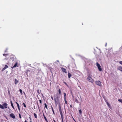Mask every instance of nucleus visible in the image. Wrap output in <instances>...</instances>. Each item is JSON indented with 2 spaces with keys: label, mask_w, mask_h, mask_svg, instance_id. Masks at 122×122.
Returning <instances> with one entry per match:
<instances>
[{
  "label": "nucleus",
  "mask_w": 122,
  "mask_h": 122,
  "mask_svg": "<svg viewBox=\"0 0 122 122\" xmlns=\"http://www.w3.org/2000/svg\"><path fill=\"white\" fill-rule=\"evenodd\" d=\"M31 73V72L29 70H26L25 72V73L27 76H30Z\"/></svg>",
  "instance_id": "f257e3e1"
},
{
  "label": "nucleus",
  "mask_w": 122,
  "mask_h": 122,
  "mask_svg": "<svg viewBox=\"0 0 122 122\" xmlns=\"http://www.w3.org/2000/svg\"><path fill=\"white\" fill-rule=\"evenodd\" d=\"M87 80L92 83H93L94 81L93 80L91 77H88L87 78Z\"/></svg>",
  "instance_id": "f03ea898"
},
{
  "label": "nucleus",
  "mask_w": 122,
  "mask_h": 122,
  "mask_svg": "<svg viewBox=\"0 0 122 122\" xmlns=\"http://www.w3.org/2000/svg\"><path fill=\"white\" fill-rule=\"evenodd\" d=\"M82 75V74L79 71H77L76 73L75 76H81Z\"/></svg>",
  "instance_id": "7ed1b4c3"
},
{
  "label": "nucleus",
  "mask_w": 122,
  "mask_h": 122,
  "mask_svg": "<svg viewBox=\"0 0 122 122\" xmlns=\"http://www.w3.org/2000/svg\"><path fill=\"white\" fill-rule=\"evenodd\" d=\"M96 84L100 86L101 85V82L99 81H96Z\"/></svg>",
  "instance_id": "20e7f679"
},
{
  "label": "nucleus",
  "mask_w": 122,
  "mask_h": 122,
  "mask_svg": "<svg viewBox=\"0 0 122 122\" xmlns=\"http://www.w3.org/2000/svg\"><path fill=\"white\" fill-rule=\"evenodd\" d=\"M61 70L64 73H66L67 72L66 71V70L63 67H62L61 68Z\"/></svg>",
  "instance_id": "39448f33"
},
{
  "label": "nucleus",
  "mask_w": 122,
  "mask_h": 122,
  "mask_svg": "<svg viewBox=\"0 0 122 122\" xmlns=\"http://www.w3.org/2000/svg\"><path fill=\"white\" fill-rule=\"evenodd\" d=\"M117 69L122 72V66H119L117 68Z\"/></svg>",
  "instance_id": "423d86ee"
},
{
  "label": "nucleus",
  "mask_w": 122,
  "mask_h": 122,
  "mask_svg": "<svg viewBox=\"0 0 122 122\" xmlns=\"http://www.w3.org/2000/svg\"><path fill=\"white\" fill-rule=\"evenodd\" d=\"M10 117L13 119H15V116L13 113H11L10 114Z\"/></svg>",
  "instance_id": "0eeeda50"
},
{
  "label": "nucleus",
  "mask_w": 122,
  "mask_h": 122,
  "mask_svg": "<svg viewBox=\"0 0 122 122\" xmlns=\"http://www.w3.org/2000/svg\"><path fill=\"white\" fill-rule=\"evenodd\" d=\"M8 67V66L7 65H5V67L2 69V71H3L5 69L7 68Z\"/></svg>",
  "instance_id": "6e6552de"
},
{
  "label": "nucleus",
  "mask_w": 122,
  "mask_h": 122,
  "mask_svg": "<svg viewBox=\"0 0 122 122\" xmlns=\"http://www.w3.org/2000/svg\"><path fill=\"white\" fill-rule=\"evenodd\" d=\"M3 106L4 107H4L5 108H7V104L5 103H4L3 105Z\"/></svg>",
  "instance_id": "1a4fd4ad"
},
{
  "label": "nucleus",
  "mask_w": 122,
  "mask_h": 122,
  "mask_svg": "<svg viewBox=\"0 0 122 122\" xmlns=\"http://www.w3.org/2000/svg\"><path fill=\"white\" fill-rule=\"evenodd\" d=\"M17 64H17V62H16L15 63V64L14 65V66H13L12 67H11V68H14L16 67L17 66Z\"/></svg>",
  "instance_id": "9d476101"
},
{
  "label": "nucleus",
  "mask_w": 122,
  "mask_h": 122,
  "mask_svg": "<svg viewBox=\"0 0 122 122\" xmlns=\"http://www.w3.org/2000/svg\"><path fill=\"white\" fill-rule=\"evenodd\" d=\"M3 55L4 56H5V57L8 56V58H9V54H3Z\"/></svg>",
  "instance_id": "9b49d317"
},
{
  "label": "nucleus",
  "mask_w": 122,
  "mask_h": 122,
  "mask_svg": "<svg viewBox=\"0 0 122 122\" xmlns=\"http://www.w3.org/2000/svg\"><path fill=\"white\" fill-rule=\"evenodd\" d=\"M15 56L13 55H11L10 57V59H14Z\"/></svg>",
  "instance_id": "f8f14e48"
},
{
  "label": "nucleus",
  "mask_w": 122,
  "mask_h": 122,
  "mask_svg": "<svg viewBox=\"0 0 122 122\" xmlns=\"http://www.w3.org/2000/svg\"><path fill=\"white\" fill-rule=\"evenodd\" d=\"M59 111L60 113H61V112H62V111H61V107L60 106L59 107Z\"/></svg>",
  "instance_id": "ddd939ff"
},
{
  "label": "nucleus",
  "mask_w": 122,
  "mask_h": 122,
  "mask_svg": "<svg viewBox=\"0 0 122 122\" xmlns=\"http://www.w3.org/2000/svg\"><path fill=\"white\" fill-rule=\"evenodd\" d=\"M100 71H101L102 70V69L101 68V66H99L97 67Z\"/></svg>",
  "instance_id": "4468645a"
},
{
  "label": "nucleus",
  "mask_w": 122,
  "mask_h": 122,
  "mask_svg": "<svg viewBox=\"0 0 122 122\" xmlns=\"http://www.w3.org/2000/svg\"><path fill=\"white\" fill-rule=\"evenodd\" d=\"M43 116L45 118V120L47 122H48V121L47 120L45 116V115H44V114H43Z\"/></svg>",
  "instance_id": "2eb2a0df"
},
{
  "label": "nucleus",
  "mask_w": 122,
  "mask_h": 122,
  "mask_svg": "<svg viewBox=\"0 0 122 122\" xmlns=\"http://www.w3.org/2000/svg\"><path fill=\"white\" fill-rule=\"evenodd\" d=\"M10 103H11V105L12 107L14 109V107L13 106V104L12 103V102L11 101H10Z\"/></svg>",
  "instance_id": "dca6fc26"
},
{
  "label": "nucleus",
  "mask_w": 122,
  "mask_h": 122,
  "mask_svg": "<svg viewBox=\"0 0 122 122\" xmlns=\"http://www.w3.org/2000/svg\"><path fill=\"white\" fill-rule=\"evenodd\" d=\"M0 108L2 109H4V107L1 104H0Z\"/></svg>",
  "instance_id": "f3484780"
},
{
  "label": "nucleus",
  "mask_w": 122,
  "mask_h": 122,
  "mask_svg": "<svg viewBox=\"0 0 122 122\" xmlns=\"http://www.w3.org/2000/svg\"><path fill=\"white\" fill-rule=\"evenodd\" d=\"M82 111L81 110H79V113L80 115H81L82 113Z\"/></svg>",
  "instance_id": "a211bd4d"
},
{
  "label": "nucleus",
  "mask_w": 122,
  "mask_h": 122,
  "mask_svg": "<svg viewBox=\"0 0 122 122\" xmlns=\"http://www.w3.org/2000/svg\"><path fill=\"white\" fill-rule=\"evenodd\" d=\"M96 64H97L96 65H97V67L98 66H100V64H99L97 62Z\"/></svg>",
  "instance_id": "6ab92c4d"
},
{
  "label": "nucleus",
  "mask_w": 122,
  "mask_h": 122,
  "mask_svg": "<svg viewBox=\"0 0 122 122\" xmlns=\"http://www.w3.org/2000/svg\"><path fill=\"white\" fill-rule=\"evenodd\" d=\"M18 82V81L16 79H15V83L16 84Z\"/></svg>",
  "instance_id": "aec40b11"
},
{
  "label": "nucleus",
  "mask_w": 122,
  "mask_h": 122,
  "mask_svg": "<svg viewBox=\"0 0 122 122\" xmlns=\"http://www.w3.org/2000/svg\"><path fill=\"white\" fill-rule=\"evenodd\" d=\"M106 102L107 105L108 106L110 107V105L107 102Z\"/></svg>",
  "instance_id": "412c9836"
},
{
  "label": "nucleus",
  "mask_w": 122,
  "mask_h": 122,
  "mask_svg": "<svg viewBox=\"0 0 122 122\" xmlns=\"http://www.w3.org/2000/svg\"><path fill=\"white\" fill-rule=\"evenodd\" d=\"M71 76V74L70 73L68 72V76Z\"/></svg>",
  "instance_id": "4be33fe9"
},
{
  "label": "nucleus",
  "mask_w": 122,
  "mask_h": 122,
  "mask_svg": "<svg viewBox=\"0 0 122 122\" xmlns=\"http://www.w3.org/2000/svg\"><path fill=\"white\" fill-rule=\"evenodd\" d=\"M118 101L121 102L122 103V99H119L118 100Z\"/></svg>",
  "instance_id": "5701e85b"
},
{
  "label": "nucleus",
  "mask_w": 122,
  "mask_h": 122,
  "mask_svg": "<svg viewBox=\"0 0 122 122\" xmlns=\"http://www.w3.org/2000/svg\"><path fill=\"white\" fill-rule=\"evenodd\" d=\"M20 93L21 94H22V90L21 89H20Z\"/></svg>",
  "instance_id": "b1692460"
},
{
  "label": "nucleus",
  "mask_w": 122,
  "mask_h": 122,
  "mask_svg": "<svg viewBox=\"0 0 122 122\" xmlns=\"http://www.w3.org/2000/svg\"><path fill=\"white\" fill-rule=\"evenodd\" d=\"M34 115L35 117L36 118H37L36 115L35 113H34Z\"/></svg>",
  "instance_id": "393cba45"
},
{
  "label": "nucleus",
  "mask_w": 122,
  "mask_h": 122,
  "mask_svg": "<svg viewBox=\"0 0 122 122\" xmlns=\"http://www.w3.org/2000/svg\"><path fill=\"white\" fill-rule=\"evenodd\" d=\"M64 99L65 100V99H66V93H64Z\"/></svg>",
  "instance_id": "a878e982"
},
{
  "label": "nucleus",
  "mask_w": 122,
  "mask_h": 122,
  "mask_svg": "<svg viewBox=\"0 0 122 122\" xmlns=\"http://www.w3.org/2000/svg\"><path fill=\"white\" fill-rule=\"evenodd\" d=\"M59 93V94L60 95L61 94V91L60 89H59L58 90Z\"/></svg>",
  "instance_id": "bb28decb"
},
{
  "label": "nucleus",
  "mask_w": 122,
  "mask_h": 122,
  "mask_svg": "<svg viewBox=\"0 0 122 122\" xmlns=\"http://www.w3.org/2000/svg\"><path fill=\"white\" fill-rule=\"evenodd\" d=\"M17 106L18 107V109H19V110L20 111V108L19 105H17Z\"/></svg>",
  "instance_id": "cd10ccee"
},
{
  "label": "nucleus",
  "mask_w": 122,
  "mask_h": 122,
  "mask_svg": "<svg viewBox=\"0 0 122 122\" xmlns=\"http://www.w3.org/2000/svg\"><path fill=\"white\" fill-rule=\"evenodd\" d=\"M44 105H45V107L46 108H47V105L45 103Z\"/></svg>",
  "instance_id": "c85d7f7f"
},
{
  "label": "nucleus",
  "mask_w": 122,
  "mask_h": 122,
  "mask_svg": "<svg viewBox=\"0 0 122 122\" xmlns=\"http://www.w3.org/2000/svg\"><path fill=\"white\" fill-rule=\"evenodd\" d=\"M51 107L52 109V111H53V113L54 114V112L53 109V108L51 106Z\"/></svg>",
  "instance_id": "c756f323"
},
{
  "label": "nucleus",
  "mask_w": 122,
  "mask_h": 122,
  "mask_svg": "<svg viewBox=\"0 0 122 122\" xmlns=\"http://www.w3.org/2000/svg\"><path fill=\"white\" fill-rule=\"evenodd\" d=\"M60 113L61 115V117H63V115H62V112H61V113Z\"/></svg>",
  "instance_id": "7c9ffc66"
},
{
  "label": "nucleus",
  "mask_w": 122,
  "mask_h": 122,
  "mask_svg": "<svg viewBox=\"0 0 122 122\" xmlns=\"http://www.w3.org/2000/svg\"><path fill=\"white\" fill-rule=\"evenodd\" d=\"M119 62V63L120 64L122 65V61H120Z\"/></svg>",
  "instance_id": "2f4dec72"
},
{
  "label": "nucleus",
  "mask_w": 122,
  "mask_h": 122,
  "mask_svg": "<svg viewBox=\"0 0 122 122\" xmlns=\"http://www.w3.org/2000/svg\"><path fill=\"white\" fill-rule=\"evenodd\" d=\"M23 104L24 105V107H26V105L24 103H23Z\"/></svg>",
  "instance_id": "473e14b6"
},
{
  "label": "nucleus",
  "mask_w": 122,
  "mask_h": 122,
  "mask_svg": "<svg viewBox=\"0 0 122 122\" xmlns=\"http://www.w3.org/2000/svg\"><path fill=\"white\" fill-rule=\"evenodd\" d=\"M75 102H76L77 103H78V100H77L76 99Z\"/></svg>",
  "instance_id": "72a5a7b5"
},
{
  "label": "nucleus",
  "mask_w": 122,
  "mask_h": 122,
  "mask_svg": "<svg viewBox=\"0 0 122 122\" xmlns=\"http://www.w3.org/2000/svg\"><path fill=\"white\" fill-rule=\"evenodd\" d=\"M19 116L20 118H21V115H20V114H19Z\"/></svg>",
  "instance_id": "f704fd0d"
},
{
  "label": "nucleus",
  "mask_w": 122,
  "mask_h": 122,
  "mask_svg": "<svg viewBox=\"0 0 122 122\" xmlns=\"http://www.w3.org/2000/svg\"><path fill=\"white\" fill-rule=\"evenodd\" d=\"M37 92L39 94H40V92H39V90H37Z\"/></svg>",
  "instance_id": "c9c22d12"
},
{
  "label": "nucleus",
  "mask_w": 122,
  "mask_h": 122,
  "mask_svg": "<svg viewBox=\"0 0 122 122\" xmlns=\"http://www.w3.org/2000/svg\"><path fill=\"white\" fill-rule=\"evenodd\" d=\"M39 102H40V103H41V104L42 102H41V100H39Z\"/></svg>",
  "instance_id": "e433bc0d"
},
{
  "label": "nucleus",
  "mask_w": 122,
  "mask_h": 122,
  "mask_svg": "<svg viewBox=\"0 0 122 122\" xmlns=\"http://www.w3.org/2000/svg\"><path fill=\"white\" fill-rule=\"evenodd\" d=\"M54 100L55 103H56V99L54 98Z\"/></svg>",
  "instance_id": "4c0bfd02"
},
{
  "label": "nucleus",
  "mask_w": 122,
  "mask_h": 122,
  "mask_svg": "<svg viewBox=\"0 0 122 122\" xmlns=\"http://www.w3.org/2000/svg\"><path fill=\"white\" fill-rule=\"evenodd\" d=\"M65 100V103L66 104H67V101H66V100Z\"/></svg>",
  "instance_id": "58836bf2"
},
{
  "label": "nucleus",
  "mask_w": 122,
  "mask_h": 122,
  "mask_svg": "<svg viewBox=\"0 0 122 122\" xmlns=\"http://www.w3.org/2000/svg\"><path fill=\"white\" fill-rule=\"evenodd\" d=\"M51 97V98L52 99V100H53V97Z\"/></svg>",
  "instance_id": "ea45409f"
},
{
  "label": "nucleus",
  "mask_w": 122,
  "mask_h": 122,
  "mask_svg": "<svg viewBox=\"0 0 122 122\" xmlns=\"http://www.w3.org/2000/svg\"><path fill=\"white\" fill-rule=\"evenodd\" d=\"M61 119H62V121L63 122V117H61Z\"/></svg>",
  "instance_id": "a19ab883"
},
{
  "label": "nucleus",
  "mask_w": 122,
  "mask_h": 122,
  "mask_svg": "<svg viewBox=\"0 0 122 122\" xmlns=\"http://www.w3.org/2000/svg\"><path fill=\"white\" fill-rule=\"evenodd\" d=\"M5 52H7V49L5 51Z\"/></svg>",
  "instance_id": "79ce46f5"
},
{
  "label": "nucleus",
  "mask_w": 122,
  "mask_h": 122,
  "mask_svg": "<svg viewBox=\"0 0 122 122\" xmlns=\"http://www.w3.org/2000/svg\"><path fill=\"white\" fill-rule=\"evenodd\" d=\"M16 103L17 105H19V104L17 102H16Z\"/></svg>",
  "instance_id": "37998d69"
},
{
  "label": "nucleus",
  "mask_w": 122,
  "mask_h": 122,
  "mask_svg": "<svg viewBox=\"0 0 122 122\" xmlns=\"http://www.w3.org/2000/svg\"><path fill=\"white\" fill-rule=\"evenodd\" d=\"M16 103L17 105H19V104L17 102H16Z\"/></svg>",
  "instance_id": "c03bdc74"
},
{
  "label": "nucleus",
  "mask_w": 122,
  "mask_h": 122,
  "mask_svg": "<svg viewBox=\"0 0 122 122\" xmlns=\"http://www.w3.org/2000/svg\"><path fill=\"white\" fill-rule=\"evenodd\" d=\"M53 121L54 122H56L55 121V120H53Z\"/></svg>",
  "instance_id": "a18cd8bd"
},
{
  "label": "nucleus",
  "mask_w": 122,
  "mask_h": 122,
  "mask_svg": "<svg viewBox=\"0 0 122 122\" xmlns=\"http://www.w3.org/2000/svg\"><path fill=\"white\" fill-rule=\"evenodd\" d=\"M57 62H59V61H58V60H57Z\"/></svg>",
  "instance_id": "49530a36"
},
{
  "label": "nucleus",
  "mask_w": 122,
  "mask_h": 122,
  "mask_svg": "<svg viewBox=\"0 0 122 122\" xmlns=\"http://www.w3.org/2000/svg\"><path fill=\"white\" fill-rule=\"evenodd\" d=\"M64 82L65 83L66 85H67L66 84V83L65 82Z\"/></svg>",
  "instance_id": "de8ad7c7"
},
{
  "label": "nucleus",
  "mask_w": 122,
  "mask_h": 122,
  "mask_svg": "<svg viewBox=\"0 0 122 122\" xmlns=\"http://www.w3.org/2000/svg\"><path fill=\"white\" fill-rule=\"evenodd\" d=\"M8 93H9V94H10V91H8Z\"/></svg>",
  "instance_id": "09e8293b"
},
{
  "label": "nucleus",
  "mask_w": 122,
  "mask_h": 122,
  "mask_svg": "<svg viewBox=\"0 0 122 122\" xmlns=\"http://www.w3.org/2000/svg\"><path fill=\"white\" fill-rule=\"evenodd\" d=\"M70 107H72V105H70Z\"/></svg>",
  "instance_id": "8fccbe9b"
},
{
  "label": "nucleus",
  "mask_w": 122,
  "mask_h": 122,
  "mask_svg": "<svg viewBox=\"0 0 122 122\" xmlns=\"http://www.w3.org/2000/svg\"><path fill=\"white\" fill-rule=\"evenodd\" d=\"M25 122H27L26 121H25Z\"/></svg>",
  "instance_id": "3c124183"
},
{
  "label": "nucleus",
  "mask_w": 122,
  "mask_h": 122,
  "mask_svg": "<svg viewBox=\"0 0 122 122\" xmlns=\"http://www.w3.org/2000/svg\"><path fill=\"white\" fill-rule=\"evenodd\" d=\"M69 77V78H70V77Z\"/></svg>",
  "instance_id": "603ef678"
},
{
  "label": "nucleus",
  "mask_w": 122,
  "mask_h": 122,
  "mask_svg": "<svg viewBox=\"0 0 122 122\" xmlns=\"http://www.w3.org/2000/svg\"><path fill=\"white\" fill-rule=\"evenodd\" d=\"M30 122H32L31 121H30Z\"/></svg>",
  "instance_id": "864d4df0"
}]
</instances>
